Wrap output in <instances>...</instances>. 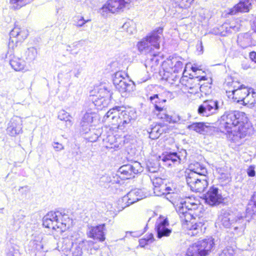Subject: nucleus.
I'll return each instance as SVG.
<instances>
[{"label": "nucleus", "mask_w": 256, "mask_h": 256, "mask_svg": "<svg viewBox=\"0 0 256 256\" xmlns=\"http://www.w3.org/2000/svg\"><path fill=\"white\" fill-rule=\"evenodd\" d=\"M198 205L190 202L189 200H182L176 204V210L179 215L181 222L184 228L188 230V234L191 236H196L202 232V224L201 222H196L194 214L192 210H196Z\"/></svg>", "instance_id": "1"}, {"label": "nucleus", "mask_w": 256, "mask_h": 256, "mask_svg": "<svg viewBox=\"0 0 256 256\" xmlns=\"http://www.w3.org/2000/svg\"><path fill=\"white\" fill-rule=\"evenodd\" d=\"M10 38L8 44L9 50L6 58H8L11 67L16 71H21L26 66L25 62L13 54L12 50L21 44L28 36V31L24 28L16 26L10 32Z\"/></svg>", "instance_id": "2"}, {"label": "nucleus", "mask_w": 256, "mask_h": 256, "mask_svg": "<svg viewBox=\"0 0 256 256\" xmlns=\"http://www.w3.org/2000/svg\"><path fill=\"white\" fill-rule=\"evenodd\" d=\"M136 118L134 110H126L124 108L115 106L110 109L104 116L105 120L108 119L113 125L122 129L126 125L130 124Z\"/></svg>", "instance_id": "3"}, {"label": "nucleus", "mask_w": 256, "mask_h": 256, "mask_svg": "<svg viewBox=\"0 0 256 256\" xmlns=\"http://www.w3.org/2000/svg\"><path fill=\"white\" fill-rule=\"evenodd\" d=\"M162 31L163 28L158 27L149 33L138 44L139 51L145 54L150 53L152 55L156 56V54L154 50L155 49L158 50L160 48Z\"/></svg>", "instance_id": "4"}, {"label": "nucleus", "mask_w": 256, "mask_h": 256, "mask_svg": "<svg viewBox=\"0 0 256 256\" xmlns=\"http://www.w3.org/2000/svg\"><path fill=\"white\" fill-rule=\"evenodd\" d=\"M247 118L244 112L239 111L226 112L221 117L220 126L226 131L238 127L246 126Z\"/></svg>", "instance_id": "5"}, {"label": "nucleus", "mask_w": 256, "mask_h": 256, "mask_svg": "<svg viewBox=\"0 0 256 256\" xmlns=\"http://www.w3.org/2000/svg\"><path fill=\"white\" fill-rule=\"evenodd\" d=\"M214 244L212 238L198 240L190 246L186 256H206L211 252Z\"/></svg>", "instance_id": "6"}, {"label": "nucleus", "mask_w": 256, "mask_h": 256, "mask_svg": "<svg viewBox=\"0 0 256 256\" xmlns=\"http://www.w3.org/2000/svg\"><path fill=\"white\" fill-rule=\"evenodd\" d=\"M218 222L226 228L235 222L238 226H234V230L240 229L241 232L244 231L246 225L242 216L236 217L233 213L228 211H223L221 212L218 216Z\"/></svg>", "instance_id": "7"}, {"label": "nucleus", "mask_w": 256, "mask_h": 256, "mask_svg": "<svg viewBox=\"0 0 256 256\" xmlns=\"http://www.w3.org/2000/svg\"><path fill=\"white\" fill-rule=\"evenodd\" d=\"M124 73L119 71L116 72L113 76V83L116 88L124 96H128L134 90V86L130 81L124 77Z\"/></svg>", "instance_id": "8"}, {"label": "nucleus", "mask_w": 256, "mask_h": 256, "mask_svg": "<svg viewBox=\"0 0 256 256\" xmlns=\"http://www.w3.org/2000/svg\"><path fill=\"white\" fill-rule=\"evenodd\" d=\"M186 181L190 190L195 192H203L208 186V177L206 175L198 176L194 172L186 176Z\"/></svg>", "instance_id": "9"}, {"label": "nucleus", "mask_w": 256, "mask_h": 256, "mask_svg": "<svg viewBox=\"0 0 256 256\" xmlns=\"http://www.w3.org/2000/svg\"><path fill=\"white\" fill-rule=\"evenodd\" d=\"M132 0H109L102 8V12L114 13L120 10L129 9Z\"/></svg>", "instance_id": "10"}, {"label": "nucleus", "mask_w": 256, "mask_h": 256, "mask_svg": "<svg viewBox=\"0 0 256 256\" xmlns=\"http://www.w3.org/2000/svg\"><path fill=\"white\" fill-rule=\"evenodd\" d=\"M111 94L104 88H100L98 94L92 96L91 100L98 110L106 107L110 101Z\"/></svg>", "instance_id": "11"}, {"label": "nucleus", "mask_w": 256, "mask_h": 256, "mask_svg": "<svg viewBox=\"0 0 256 256\" xmlns=\"http://www.w3.org/2000/svg\"><path fill=\"white\" fill-rule=\"evenodd\" d=\"M220 107L218 100H212L204 101L198 108V113L202 116H208L218 112Z\"/></svg>", "instance_id": "12"}, {"label": "nucleus", "mask_w": 256, "mask_h": 256, "mask_svg": "<svg viewBox=\"0 0 256 256\" xmlns=\"http://www.w3.org/2000/svg\"><path fill=\"white\" fill-rule=\"evenodd\" d=\"M192 70L194 73V74L192 76L194 78H191L188 80L186 84V90H188V92L190 94H195L198 92L200 90V85L199 82L201 80H205L206 78L204 76H202L200 77L199 76H196V73L197 71H200V70H198L196 66H192Z\"/></svg>", "instance_id": "13"}, {"label": "nucleus", "mask_w": 256, "mask_h": 256, "mask_svg": "<svg viewBox=\"0 0 256 256\" xmlns=\"http://www.w3.org/2000/svg\"><path fill=\"white\" fill-rule=\"evenodd\" d=\"M228 132L227 137L228 139L236 143L237 145H240L242 144L241 140L244 138L248 133V128L246 126L234 128L232 130H229Z\"/></svg>", "instance_id": "14"}, {"label": "nucleus", "mask_w": 256, "mask_h": 256, "mask_svg": "<svg viewBox=\"0 0 256 256\" xmlns=\"http://www.w3.org/2000/svg\"><path fill=\"white\" fill-rule=\"evenodd\" d=\"M206 202L210 206L218 205L223 200L222 196L218 188L211 186L204 196Z\"/></svg>", "instance_id": "15"}, {"label": "nucleus", "mask_w": 256, "mask_h": 256, "mask_svg": "<svg viewBox=\"0 0 256 256\" xmlns=\"http://www.w3.org/2000/svg\"><path fill=\"white\" fill-rule=\"evenodd\" d=\"M145 197H146V195L141 189L135 188L131 190L126 196H123L122 201L125 202L124 206L126 207Z\"/></svg>", "instance_id": "16"}, {"label": "nucleus", "mask_w": 256, "mask_h": 256, "mask_svg": "<svg viewBox=\"0 0 256 256\" xmlns=\"http://www.w3.org/2000/svg\"><path fill=\"white\" fill-rule=\"evenodd\" d=\"M22 118L18 116H14L8 123L6 132L8 134L14 136L22 132Z\"/></svg>", "instance_id": "17"}, {"label": "nucleus", "mask_w": 256, "mask_h": 256, "mask_svg": "<svg viewBox=\"0 0 256 256\" xmlns=\"http://www.w3.org/2000/svg\"><path fill=\"white\" fill-rule=\"evenodd\" d=\"M141 166L138 162H134L133 164H125L120 166L118 172L124 176V178L129 179L134 177V174L141 171Z\"/></svg>", "instance_id": "18"}, {"label": "nucleus", "mask_w": 256, "mask_h": 256, "mask_svg": "<svg viewBox=\"0 0 256 256\" xmlns=\"http://www.w3.org/2000/svg\"><path fill=\"white\" fill-rule=\"evenodd\" d=\"M168 221L166 218L158 219L156 223L155 230L157 233V238H161L163 236H168L172 233V230L169 228Z\"/></svg>", "instance_id": "19"}, {"label": "nucleus", "mask_w": 256, "mask_h": 256, "mask_svg": "<svg viewBox=\"0 0 256 256\" xmlns=\"http://www.w3.org/2000/svg\"><path fill=\"white\" fill-rule=\"evenodd\" d=\"M104 224L96 226H89L87 230L88 236L94 240L104 241L105 240L104 234Z\"/></svg>", "instance_id": "20"}, {"label": "nucleus", "mask_w": 256, "mask_h": 256, "mask_svg": "<svg viewBox=\"0 0 256 256\" xmlns=\"http://www.w3.org/2000/svg\"><path fill=\"white\" fill-rule=\"evenodd\" d=\"M59 212H50L43 218V226L47 228H52V230H57L58 224V216H60Z\"/></svg>", "instance_id": "21"}, {"label": "nucleus", "mask_w": 256, "mask_h": 256, "mask_svg": "<svg viewBox=\"0 0 256 256\" xmlns=\"http://www.w3.org/2000/svg\"><path fill=\"white\" fill-rule=\"evenodd\" d=\"M236 86H234V89L232 90V98L234 102L238 103L242 102L244 100L246 95L248 92H249V88L244 86V85H240L236 88Z\"/></svg>", "instance_id": "22"}, {"label": "nucleus", "mask_w": 256, "mask_h": 256, "mask_svg": "<svg viewBox=\"0 0 256 256\" xmlns=\"http://www.w3.org/2000/svg\"><path fill=\"white\" fill-rule=\"evenodd\" d=\"M252 0H244L240 1L233 8L230 10L229 14H236L238 12H246L249 11L252 7Z\"/></svg>", "instance_id": "23"}, {"label": "nucleus", "mask_w": 256, "mask_h": 256, "mask_svg": "<svg viewBox=\"0 0 256 256\" xmlns=\"http://www.w3.org/2000/svg\"><path fill=\"white\" fill-rule=\"evenodd\" d=\"M60 215L57 222L58 224H56L58 225V229H60V231L62 232L70 228L72 224V220L70 218L68 214H62L60 212Z\"/></svg>", "instance_id": "24"}, {"label": "nucleus", "mask_w": 256, "mask_h": 256, "mask_svg": "<svg viewBox=\"0 0 256 256\" xmlns=\"http://www.w3.org/2000/svg\"><path fill=\"white\" fill-rule=\"evenodd\" d=\"M192 172L196 174L198 176L206 175L207 170L206 168L198 162L192 164L189 166V169L186 172V178Z\"/></svg>", "instance_id": "25"}, {"label": "nucleus", "mask_w": 256, "mask_h": 256, "mask_svg": "<svg viewBox=\"0 0 256 256\" xmlns=\"http://www.w3.org/2000/svg\"><path fill=\"white\" fill-rule=\"evenodd\" d=\"M98 118L97 114L94 112H86L82 117L80 122L82 127L86 128V130L87 128L96 120Z\"/></svg>", "instance_id": "26"}, {"label": "nucleus", "mask_w": 256, "mask_h": 256, "mask_svg": "<svg viewBox=\"0 0 256 256\" xmlns=\"http://www.w3.org/2000/svg\"><path fill=\"white\" fill-rule=\"evenodd\" d=\"M152 183L154 186V192L156 196H162L165 194V192L162 191V188H164V185L163 184V180L160 178H156L152 179Z\"/></svg>", "instance_id": "27"}, {"label": "nucleus", "mask_w": 256, "mask_h": 256, "mask_svg": "<svg viewBox=\"0 0 256 256\" xmlns=\"http://www.w3.org/2000/svg\"><path fill=\"white\" fill-rule=\"evenodd\" d=\"M178 158L177 152H170L162 156V160L166 162V165L171 166L175 164H180Z\"/></svg>", "instance_id": "28"}, {"label": "nucleus", "mask_w": 256, "mask_h": 256, "mask_svg": "<svg viewBox=\"0 0 256 256\" xmlns=\"http://www.w3.org/2000/svg\"><path fill=\"white\" fill-rule=\"evenodd\" d=\"M149 100L152 104L154 105L156 110H162V108H164V104L166 100L160 98L158 94L150 96Z\"/></svg>", "instance_id": "29"}, {"label": "nucleus", "mask_w": 256, "mask_h": 256, "mask_svg": "<svg viewBox=\"0 0 256 256\" xmlns=\"http://www.w3.org/2000/svg\"><path fill=\"white\" fill-rule=\"evenodd\" d=\"M166 70H164V78H165L166 80L170 84H175V82L178 81V82H180V76H178L174 72H172L168 68H166Z\"/></svg>", "instance_id": "30"}, {"label": "nucleus", "mask_w": 256, "mask_h": 256, "mask_svg": "<svg viewBox=\"0 0 256 256\" xmlns=\"http://www.w3.org/2000/svg\"><path fill=\"white\" fill-rule=\"evenodd\" d=\"M208 126L204 122H194L188 126V128L191 130L195 131L200 134H203L207 132Z\"/></svg>", "instance_id": "31"}, {"label": "nucleus", "mask_w": 256, "mask_h": 256, "mask_svg": "<svg viewBox=\"0 0 256 256\" xmlns=\"http://www.w3.org/2000/svg\"><path fill=\"white\" fill-rule=\"evenodd\" d=\"M158 112L156 114L159 118L163 119L170 123H176L180 120L178 116H170L166 113V110L162 108V110H156Z\"/></svg>", "instance_id": "32"}, {"label": "nucleus", "mask_w": 256, "mask_h": 256, "mask_svg": "<svg viewBox=\"0 0 256 256\" xmlns=\"http://www.w3.org/2000/svg\"><path fill=\"white\" fill-rule=\"evenodd\" d=\"M244 105H249L250 106H253L256 104V92H254L252 88H249V92H248L244 103Z\"/></svg>", "instance_id": "33"}, {"label": "nucleus", "mask_w": 256, "mask_h": 256, "mask_svg": "<svg viewBox=\"0 0 256 256\" xmlns=\"http://www.w3.org/2000/svg\"><path fill=\"white\" fill-rule=\"evenodd\" d=\"M149 134V137L152 140H155L160 137L163 133L164 128L159 124L156 125L151 128L150 132H148Z\"/></svg>", "instance_id": "34"}, {"label": "nucleus", "mask_w": 256, "mask_h": 256, "mask_svg": "<svg viewBox=\"0 0 256 256\" xmlns=\"http://www.w3.org/2000/svg\"><path fill=\"white\" fill-rule=\"evenodd\" d=\"M33 0H9L11 8L18 10L22 7L31 2Z\"/></svg>", "instance_id": "35"}, {"label": "nucleus", "mask_w": 256, "mask_h": 256, "mask_svg": "<svg viewBox=\"0 0 256 256\" xmlns=\"http://www.w3.org/2000/svg\"><path fill=\"white\" fill-rule=\"evenodd\" d=\"M37 54L36 49L34 47H31L28 48L25 52L26 58L28 61H32L36 58Z\"/></svg>", "instance_id": "36"}, {"label": "nucleus", "mask_w": 256, "mask_h": 256, "mask_svg": "<svg viewBox=\"0 0 256 256\" xmlns=\"http://www.w3.org/2000/svg\"><path fill=\"white\" fill-rule=\"evenodd\" d=\"M58 118L61 120H64L68 126L72 125V122L70 120L71 116L64 110H61L58 112Z\"/></svg>", "instance_id": "37"}, {"label": "nucleus", "mask_w": 256, "mask_h": 256, "mask_svg": "<svg viewBox=\"0 0 256 256\" xmlns=\"http://www.w3.org/2000/svg\"><path fill=\"white\" fill-rule=\"evenodd\" d=\"M164 195L167 200L174 204L177 203L178 201L180 199L178 194L174 192H165V194Z\"/></svg>", "instance_id": "38"}, {"label": "nucleus", "mask_w": 256, "mask_h": 256, "mask_svg": "<svg viewBox=\"0 0 256 256\" xmlns=\"http://www.w3.org/2000/svg\"><path fill=\"white\" fill-rule=\"evenodd\" d=\"M154 240L152 234H150L146 237L142 238L139 240L140 246L144 247L145 245L152 243Z\"/></svg>", "instance_id": "39"}, {"label": "nucleus", "mask_w": 256, "mask_h": 256, "mask_svg": "<svg viewBox=\"0 0 256 256\" xmlns=\"http://www.w3.org/2000/svg\"><path fill=\"white\" fill-rule=\"evenodd\" d=\"M183 68V64L180 60L174 62V67L170 68L168 70L174 72L175 73H178L182 72Z\"/></svg>", "instance_id": "40"}, {"label": "nucleus", "mask_w": 256, "mask_h": 256, "mask_svg": "<svg viewBox=\"0 0 256 256\" xmlns=\"http://www.w3.org/2000/svg\"><path fill=\"white\" fill-rule=\"evenodd\" d=\"M34 248L36 250L38 251H44V252H47L48 250H44V239L42 238L41 240L38 241V240H34Z\"/></svg>", "instance_id": "41"}, {"label": "nucleus", "mask_w": 256, "mask_h": 256, "mask_svg": "<svg viewBox=\"0 0 256 256\" xmlns=\"http://www.w3.org/2000/svg\"><path fill=\"white\" fill-rule=\"evenodd\" d=\"M220 256H234V251L231 248L224 249Z\"/></svg>", "instance_id": "42"}, {"label": "nucleus", "mask_w": 256, "mask_h": 256, "mask_svg": "<svg viewBox=\"0 0 256 256\" xmlns=\"http://www.w3.org/2000/svg\"><path fill=\"white\" fill-rule=\"evenodd\" d=\"M187 155V152L185 150H182L178 153L177 152V156L178 157V160L179 162L186 159Z\"/></svg>", "instance_id": "43"}, {"label": "nucleus", "mask_w": 256, "mask_h": 256, "mask_svg": "<svg viewBox=\"0 0 256 256\" xmlns=\"http://www.w3.org/2000/svg\"><path fill=\"white\" fill-rule=\"evenodd\" d=\"M122 28L126 30L127 32L130 34H132L136 32V30L134 27L129 26V23H125Z\"/></svg>", "instance_id": "44"}, {"label": "nucleus", "mask_w": 256, "mask_h": 256, "mask_svg": "<svg viewBox=\"0 0 256 256\" xmlns=\"http://www.w3.org/2000/svg\"><path fill=\"white\" fill-rule=\"evenodd\" d=\"M255 166H250L246 170V172L249 176L253 177L256 175L254 170Z\"/></svg>", "instance_id": "45"}, {"label": "nucleus", "mask_w": 256, "mask_h": 256, "mask_svg": "<svg viewBox=\"0 0 256 256\" xmlns=\"http://www.w3.org/2000/svg\"><path fill=\"white\" fill-rule=\"evenodd\" d=\"M54 148L56 151H60V150H62L64 149V146L58 142H54L53 144Z\"/></svg>", "instance_id": "46"}, {"label": "nucleus", "mask_w": 256, "mask_h": 256, "mask_svg": "<svg viewBox=\"0 0 256 256\" xmlns=\"http://www.w3.org/2000/svg\"><path fill=\"white\" fill-rule=\"evenodd\" d=\"M90 20H84L83 17H82L80 20L78 22L77 26L81 27L83 26L86 22H89Z\"/></svg>", "instance_id": "47"}, {"label": "nucleus", "mask_w": 256, "mask_h": 256, "mask_svg": "<svg viewBox=\"0 0 256 256\" xmlns=\"http://www.w3.org/2000/svg\"><path fill=\"white\" fill-rule=\"evenodd\" d=\"M250 60L256 62V52H252L250 53Z\"/></svg>", "instance_id": "48"}, {"label": "nucleus", "mask_w": 256, "mask_h": 256, "mask_svg": "<svg viewBox=\"0 0 256 256\" xmlns=\"http://www.w3.org/2000/svg\"><path fill=\"white\" fill-rule=\"evenodd\" d=\"M162 191L166 192H172L173 190L170 186H164V188H162Z\"/></svg>", "instance_id": "49"}, {"label": "nucleus", "mask_w": 256, "mask_h": 256, "mask_svg": "<svg viewBox=\"0 0 256 256\" xmlns=\"http://www.w3.org/2000/svg\"><path fill=\"white\" fill-rule=\"evenodd\" d=\"M230 28H232L234 32L238 31L239 29L238 26L236 25H234L233 24H231L230 26Z\"/></svg>", "instance_id": "50"}, {"label": "nucleus", "mask_w": 256, "mask_h": 256, "mask_svg": "<svg viewBox=\"0 0 256 256\" xmlns=\"http://www.w3.org/2000/svg\"><path fill=\"white\" fill-rule=\"evenodd\" d=\"M242 66L244 70H247L249 68V66L247 64H242Z\"/></svg>", "instance_id": "51"}, {"label": "nucleus", "mask_w": 256, "mask_h": 256, "mask_svg": "<svg viewBox=\"0 0 256 256\" xmlns=\"http://www.w3.org/2000/svg\"><path fill=\"white\" fill-rule=\"evenodd\" d=\"M252 200H256V192H255L254 193V194L252 197Z\"/></svg>", "instance_id": "52"}, {"label": "nucleus", "mask_w": 256, "mask_h": 256, "mask_svg": "<svg viewBox=\"0 0 256 256\" xmlns=\"http://www.w3.org/2000/svg\"><path fill=\"white\" fill-rule=\"evenodd\" d=\"M173 62H172V60H168V62H166L170 66H172Z\"/></svg>", "instance_id": "53"}, {"label": "nucleus", "mask_w": 256, "mask_h": 256, "mask_svg": "<svg viewBox=\"0 0 256 256\" xmlns=\"http://www.w3.org/2000/svg\"><path fill=\"white\" fill-rule=\"evenodd\" d=\"M147 80H148L147 78H145V79L142 80L138 81V82L142 83V82H146Z\"/></svg>", "instance_id": "54"}, {"label": "nucleus", "mask_w": 256, "mask_h": 256, "mask_svg": "<svg viewBox=\"0 0 256 256\" xmlns=\"http://www.w3.org/2000/svg\"><path fill=\"white\" fill-rule=\"evenodd\" d=\"M252 200L254 202V205L256 206V200Z\"/></svg>", "instance_id": "55"}, {"label": "nucleus", "mask_w": 256, "mask_h": 256, "mask_svg": "<svg viewBox=\"0 0 256 256\" xmlns=\"http://www.w3.org/2000/svg\"><path fill=\"white\" fill-rule=\"evenodd\" d=\"M80 73V72H78L76 74H74L75 76H76V77L78 78V75H79Z\"/></svg>", "instance_id": "56"}, {"label": "nucleus", "mask_w": 256, "mask_h": 256, "mask_svg": "<svg viewBox=\"0 0 256 256\" xmlns=\"http://www.w3.org/2000/svg\"><path fill=\"white\" fill-rule=\"evenodd\" d=\"M156 170H152V172H154Z\"/></svg>", "instance_id": "57"}, {"label": "nucleus", "mask_w": 256, "mask_h": 256, "mask_svg": "<svg viewBox=\"0 0 256 256\" xmlns=\"http://www.w3.org/2000/svg\"><path fill=\"white\" fill-rule=\"evenodd\" d=\"M108 138H111V136H109V137H108ZM112 138H113V136H112Z\"/></svg>", "instance_id": "58"}]
</instances>
